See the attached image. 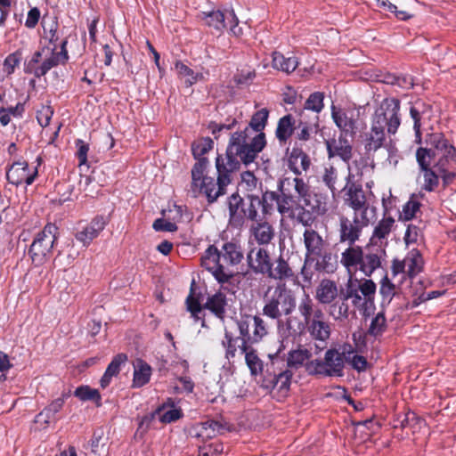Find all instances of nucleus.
Segmentation results:
<instances>
[{"mask_svg": "<svg viewBox=\"0 0 456 456\" xmlns=\"http://www.w3.org/2000/svg\"><path fill=\"white\" fill-rule=\"evenodd\" d=\"M244 324L247 326L248 324V333L250 338L253 336H257L258 338L256 340L246 341L248 346H251L254 344L259 343L262 339L267 335V327L265 322L258 315H251V314H244L241 315L240 319L236 321V325L238 330H240V324Z\"/></svg>", "mask_w": 456, "mask_h": 456, "instance_id": "obj_24", "label": "nucleus"}, {"mask_svg": "<svg viewBox=\"0 0 456 456\" xmlns=\"http://www.w3.org/2000/svg\"><path fill=\"white\" fill-rule=\"evenodd\" d=\"M74 395L81 401H92L95 403L96 406L102 405V396L100 392L95 388H91L89 386H80L76 388Z\"/></svg>", "mask_w": 456, "mask_h": 456, "instance_id": "obj_50", "label": "nucleus"}, {"mask_svg": "<svg viewBox=\"0 0 456 456\" xmlns=\"http://www.w3.org/2000/svg\"><path fill=\"white\" fill-rule=\"evenodd\" d=\"M387 133L370 123V129L363 135L364 150L366 153L376 152L381 149L387 140Z\"/></svg>", "mask_w": 456, "mask_h": 456, "instance_id": "obj_33", "label": "nucleus"}, {"mask_svg": "<svg viewBox=\"0 0 456 456\" xmlns=\"http://www.w3.org/2000/svg\"><path fill=\"white\" fill-rule=\"evenodd\" d=\"M340 134L338 140L327 141V152L329 158L339 157L344 162L349 163L353 156V146L346 138Z\"/></svg>", "mask_w": 456, "mask_h": 456, "instance_id": "obj_29", "label": "nucleus"}, {"mask_svg": "<svg viewBox=\"0 0 456 456\" xmlns=\"http://www.w3.org/2000/svg\"><path fill=\"white\" fill-rule=\"evenodd\" d=\"M331 118L345 136L354 137L357 131L359 113L354 109L331 106Z\"/></svg>", "mask_w": 456, "mask_h": 456, "instance_id": "obj_21", "label": "nucleus"}, {"mask_svg": "<svg viewBox=\"0 0 456 456\" xmlns=\"http://www.w3.org/2000/svg\"><path fill=\"white\" fill-rule=\"evenodd\" d=\"M132 387L140 388L148 384L152 374L151 366L141 358H137L134 363Z\"/></svg>", "mask_w": 456, "mask_h": 456, "instance_id": "obj_36", "label": "nucleus"}, {"mask_svg": "<svg viewBox=\"0 0 456 456\" xmlns=\"http://www.w3.org/2000/svg\"><path fill=\"white\" fill-rule=\"evenodd\" d=\"M387 327L385 313L383 311L379 312L371 319L367 334L375 338L381 336L386 331Z\"/></svg>", "mask_w": 456, "mask_h": 456, "instance_id": "obj_52", "label": "nucleus"}, {"mask_svg": "<svg viewBox=\"0 0 456 456\" xmlns=\"http://www.w3.org/2000/svg\"><path fill=\"white\" fill-rule=\"evenodd\" d=\"M175 69L179 75L189 77L188 82L190 85L197 82V75H194V71L182 61L175 62Z\"/></svg>", "mask_w": 456, "mask_h": 456, "instance_id": "obj_61", "label": "nucleus"}, {"mask_svg": "<svg viewBox=\"0 0 456 456\" xmlns=\"http://www.w3.org/2000/svg\"><path fill=\"white\" fill-rule=\"evenodd\" d=\"M415 157L419 169L423 175L422 190L425 191H435L439 186L440 179L443 188L448 187L456 179V171L452 166H447V171L450 174V177L447 179L446 174L436 167V161L432 165L435 152L428 147H419L416 150Z\"/></svg>", "mask_w": 456, "mask_h": 456, "instance_id": "obj_8", "label": "nucleus"}, {"mask_svg": "<svg viewBox=\"0 0 456 456\" xmlns=\"http://www.w3.org/2000/svg\"><path fill=\"white\" fill-rule=\"evenodd\" d=\"M296 126V139L300 142H307L314 137L319 131V116L315 115L312 120H304V111Z\"/></svg>", "mask_w": 456, "mask_h": 456, "instance_id": "obj_32", "label": "nucleus"}, {"mask_svg": "<svg viewBox=\"0 0 456 456\" xmlns=\"http://www.w3.org/2000/svg\"><path fill=\"white\" fill-rule=\"evenodd\" d=\"M346 362L358 372H363L368 368L367 359L362 355L355 354L351 345L345 346V363Z\"/></svg>", "mask_w": 456, "mask_h": 456, "instance_id": "obj_46", "label": "nucleus"}, {"mask_svg": "<svg viewBox=\"0 0 456 456\" xmlns=\"http://www.w3.org/2000/svg\"><path fill=\"white\" fill-rule=\"evenodd\" d=\"M289 168L298 177L306 172L311 166L309 156L299 148H293L289 156Z\"/></svg>", "mask_w": 456, "mask_h": 456, "instance_id": "obj_34", "label": "nucleus"}, {"mask_svg": "<svg viewBox=\"0 0 456 456\" xmlns=\"http://www.w3.org/2000/svg\"><path fill=\"white\" fill-rule=\"evenodd\" d=\"M22 61L21 50H16L15 52L8 54L4 60L3 70L7 76H11L14 73L15 69L20 66Z\"/></svg>", "mask_w": 456, "mask_h": 456, "instance_id": "obj_55", "label": "nucleus"}, {"mask_svg": "<svg viewBox=\"0 0 456 456\" xmlns=\"http://www.w3.org/2000/svg\"><path fill=\"white\" fill-rule=\"evenodd\" d=\"M214 146V142L210 137H202L191 143V152L196 159V162H200L201 159H208L205 154L209 152Z\"/></svg>", "mask_w": 456, "mask_h": 456, "instance_id": "obj_48", "label": "nucleus"}, {"mask_svg": "<svg viewBox=\"0 0 456 456\" xmlns=\"http://www.w3.org/2000/svg\"><path fill=\"white\" fill-rule=\"evenodd\" d=\"M126 360L127 356L126 354H118L113 357L111 362L109 363L105 371L113 377L117 376L120 371L121 365L125 363Z\"/></svg>", "mask_w": 456, "mask_h": 456, "instance_id": "obj_58", "label": "nucleus"}, {"mask_svg": "<svg viewBox=\"0 0 456 456\" xmlns=\"http://www.w3.org/2000/svg\"><path fill=\"white\" fill-rule=\"evenodd\" d=\"M401 101L395 97L383 99L371 116V124L394 135L401 125Z\"/></svg>", "mask_w": 456, "mask_h": 456, "instance_id": "obj_14", "label": "nucleus"}, {"mask_svg": "<svg viewBox=\"0 0 456 456\" xmlns=\"http://www.w3.org/2000/svg\"><path fill=\"white\" fill-rule=\"evenodd\" d=\"M240 186L242 188L244 191V196L248 194H256L255 191L258 188H262V182H260L253 172L245 171L240 175Z\"/></svg>", "mask_w": 456, "mask_h": 456, "instance_id": "obj_49", "label": "nucleus"}, {"mask_svg": "<svg viewBox=\"0 0 456 456\" xmlns=\"http://www.w3.org/2000/svg\"><path fill=\"white\" fill-rule=\"evenodd\" d=\"M420 202L414 199L412 195L410 200L403 205V210L400 214V219L403 221H410L415 217L416 213L420 208Z\"/></svg>", "mask_w": 456, "mask_h": 456, "instance_id": "obj_56", "label": "nucleus"}, {"mask_svg": "<svg viewBox=\"0 0 456 456\" xmlns=\"http://www.w3.org/2000/svg\"><path fill=\"white\" fill-rule=\"evenodd\" d=\"M186 306L187 310L191 313V317H193L195 321L202 320L201 325L204 327L205 320L200 316L204 307L203 305L200 304V298L193 295L192 289L186 298Z\"/></svg>", "mask_w": 456, "mask_h": 456, "instance_id": "obj_54", "label": "nucleus"}, {"mask_svg": "<svg viewBox=\"0 0 456 456\" xmlns=\"http://www.w3.org/2000/svg\"><path fill=\"white\" fill-rule=\"evenodd\" d=\"M239 333L240 336H234L232 332L227 330H224V336L221 344L225 350L224 356L229 361L235 358L238 349L240 350L241 354L246 352L248 347L246 341H254L258 338L257 336L250 338L248 333V325L245 326L243 323L240 324Z\"/></svg>", "mask_w": 456, "mask_h": 456, "instance_id": "obj_18", "label": "nucleus"}, {"mask_svg": "<svg viewBox=\"0 0 456 456\" xmlns=\"http://www.w3.org/2000/svg\"><path fill=\"white\" fill-rule=\"evenodd\" d=\"M249 240H253L256 247H265L272 242L275 236L273 226L267 221H257L252 223L249 227ZM249 243H252L249 240Z\"/></svg>", "mask_w": 456, "mask_h": 456, "instance_id": "obj_25", "label": "nucleus"}, {"mask_svg": "<svg viewBox=\"0 0 456 456\" xmlns=\"http://www.w3.org/2000/svg\"><path fill=\"white\" fill-rule=\"evenodd\" d=\"M386 257L387 252L380 246L347 247L341 253L340 263L350 273L360 271L365 276L370 277L376 270L382 267Z\"/></svg>", "mask_w": 456, "mask_h": 456, "instance_id": "obj_6", "label": "nucleus"}, {"mask_svg": "<svg viewBox=\"0 0 456 456\" xmlns=\"http://www.w3.org/2000/svg\"><path fill=\"white\" fill-rule=\"evenodd\" d=\"M370 224L365 213H354L350 216L341 215L338 217V233L340 243L347 244L348 247H356L355 243L360 240L362 231Z\"/></svg>", "mask_w": 456, "mask_h": 456, "instance_id": "obj_15", "label": "nucleus"}, {"mask_svg": "<svg viewBox=\"0 0 456 456\" xmlns=\"http://www.w3.org/2000/svg\"><path fill=\"white\" fill-rule=\"evenodd\" d=\"M303 233V241L305 248V258H312L315 255H320L322 250L328 247V243L322 235L311 226H305Z\"/></svg>", "mask_w": 456, "mask_h": 456, "instance_id": "obj_27", "label": "nucleus"}, {"mask_svg": "<svg viewBox=\"0 0 456 456\" xmlns=\"http://www.w3.org/2000/svg\"><path fill=\"white\" fill-rule=\"evenodd\" d=\"M426 142L430 146L428 149L435 152V155L436 153L441 154L436 160V167L445 173L447 178L450 177L447 166H452L451 161L456 163V147L444 133L440 132L428 134Z\"/></svg>", "mask_w": 456, "mask_h": 456, "instance_id": "obj_16", "label": "nucleus"}, {"mask_svg": "<svg viewBox=\"0 0 456 456\" xmlns=\"http://www.w3.org/2000/svg\"><path fill=\"white\" fill-rule=\"evenodd\" d=\"M280 363L282 362L278 357L271 358L270 363L265 365L261 383L264 389L270 392L275 390L279 400L288 396L293 377L291 370L278 368Z\"/></svg>", "mask_w": 456, "mask_h": 456, "instance_id": "obj_11", "label": "nucleus"}, {"mask_svg": "<svg viewBox=\"0 0 456 456\" xmlns=\"http://www.w3.org/2000/svg\"><path fill=\"white\" fill-rule=\"evenodd\" d=\"M107 221L102 216H96L90 223L77 229L74 236L84 247H88L104 230Z\"/></svg>", "mask_w": 456, "mask_h": 456, "instance_id": "obj_23", "label": "nucleus"}, {"mask_svg": "<svg viewBox=\"0 0 456 456\" xmlns=\"http://www.w3.org/2000/svg\"><path fill=\"white\" fill-rule=\"evenodd\" d=\"M5 175L8 183L17 187L23 183L31 185L38 175V170L37 167L31 170L26 160L17 159L7 166Z\"/></svg>", "mask_w": 456, "mask_h": 456, "instance_id": "obj_19", "label": "nucleus"}, {"mask_svg": "<svg viewBox=\"0 0 456 456\" xmlns=\"http://www.w3.org/2000/svg\"><path fill=\"white\" fill-rule=\"evenodd\" d=\"M406 274L410 278H414L423 270L424 260L422 255L418 249H411L404 257Z\"/></svg>", "mask_w": 456, "mask_h": 456, "instance_id": "obj_42", "label": "nucleus"}, {"mask_svg": "<svg viewBox=\"0 0 456 456\" xmlns=\"http://www.w3.org/2000/svg\"><path fill=\"white\" fill-rule=\"evenodd\" d=\"M76 147L77 148L76 156L78 159L79 166L86 165L87 163V153L89 151V145L81 139H77Z\"/></svg>", "mask_w": 456, "mask_h": 456, "instance_id": "obj_59", "label": "nucleus"}, {"mask_svg": "<svg viewBox=\"0 0 456 456\" xmlns=\"http://www.w3.org/2000/svg\"><path fill=\"white\" fill-rule=\"evenodd\" d=\"M322 182L330 190L333 197L341 192L344 186L339 179L338 170L333 166L324 168Z\"/></svg>", "mask_w": 456, "mask_h": 456, "instance_id": "obj_39", "label": "nucleus"}, {"mask_svg": "<svg viewBox=\"0 0 456 456\" xmlns=\"http://www.w3.org/2000/svg\"><path fill=\"white\" fill-rule=\"evenodd\" d=\"M299 65V60L295 55L287 56L280 52L274 51L272 54V67L287 75L291 74Z\"/></svg>", "mask_w": 456, "mask_h": 456, "instance_id": "obj_37", "label": "nucleus"}, {"mask_svg": "<svg viewBox=\"0 0 456 456\" xmlns=\"http://www.w3.org/2000/svg\"><path fill=\"white\" fill-rule=\"evenodd\" d=\"M57 238L58 227L52 223L46 224L43 230L36 234L28 252L35 266L43 265L51 258Z\"/></svg>", "mask_w": 456, "mask_h": 456, "instance_id": "obj_13", "label": "nucleus"}, {"mask_svg": "<svg viewBox=\"0 0 456 456\" xmlns=\"http://www.w3.org/2000/svg\"><path fill=\"white\" fill-rule=\"evenodd\" d=\"M311 357L312 353L307 348L292 349L287 355V368L294 370H298L303 366L305 368V364L311 361Z\"/></svg>", "mask_w": 456, "mask_h": 456, "instance_id": "obj_40", "label": "nucleus"}, {"mask_svg": "<svg viewBox=\"0 0 456 456\" xmlns=\"http://www.w3.org/2000/svg\"><path fill=\"white\" fill-rule=\"evenodd\" d=\"M242 153L240 146L235 143L227 145L225 154H218L216 158V181L207 175L209 166L208 159L195 162L191 168V191L195 197L204 195L209 204L226 193L227 186L232 181V174L243 164L239 156Z\"/></svg>", "mask_w": 456, "mask_h": 456, "instance_id": "obj_2", "label": "nucleus"}, {"mask_svg": "<svg viewBox=\"0 0 456 456\" xmlns=\"http://www.w3.org/2000/svg\"><path fill=\"white\" fill-rule=\"evenodd\" d=\"M379 294L382 297V304L389 305L396 295L398 288L388 278L387 273L380 281Z\"/></svg>", "mask_w": 456, "mask_h": 456, "instance_id": "obj_51", "label": "nucleus"}, {"mask_svg": "<svg viewBox=\"0 0 456 456\" xmlns=\"http://www.w3.org/2000/svg\"><path fill=\"white\" fill-rule=\"evenodd\" d=\"M324 109V93H312L304 103V110H312L315 115H319Z\"/></svg>", "mask_w": 456, "mask_h": 456, "instance_id": "obj_53", "label": "nucleus"}, {"mask_svg": "<svg viewBox=\"0 0 456 456\" xmlns=\"http://www.w3.org/2000/svg\"><path fill=\"white\" fill-rule=\"evenodd\" d=\"M228 209L231 221L238 224H242L244 220L255 223L265 218L261 214L258 194L241 197L238 192L232 193L228 198Z\"/></svg>", "mask_w": 456, "mask_h": 456, "instance_id": "obj_9", "label": "nucleus"}, {"mask_svg": "<svg viewBox=\"0 0 456 456\" xmlns=\"http://www.w3.org/2000/svg\"><path fill=\"white\" fill-rule=\"evenodd\" d=\"M244 257L240 245L229 241L223 244L221 249L209 245L202 255L201 265L208 271L218 283L229 282L234 276L232 270Z\"/></svg>", "mask_w": 456, "mask_h": 456, "instance_id": "obj_5", "label": "nucleus"}, {"mask_svg": "<svg viewBox=\"0 0 456 456\" xmlns=\"http://www.w3.org/2000/svg\"><path fill=\"white\" fill-rule=\"evenodd\" d=\"M53 110H52L51 107L43 106L42 109L39 110L37 113V119L39 125L42 127H46L47 126H49L50 121L53 117Z\"/></svg>", "mask_w": 456, "mask_h": 456, "instance_id": "obj_60", "label": "nucleus"}, {"mask_svg": "<svg viewBox=\"0 0 456 456\" xmlns=\"http://www.w3.org/2000/svg\"><path fill=\"white\" fill-rule=\"evenodd\" d=\"M268 118L269 110L263 108L252 115L248 125L243 130L231 134L228 145L235 143L236 146H240L242 153L239 158L246 166L253 163L266 146L264 129L267 125Z\"/></svg>", "mask_w": 456, "mask_h": 456, "instance_id": "obj_4", "label": "nucleus"}, {"mask_svg": "<svg viewBox=\"0 0 456 456\" xmlns=\"http://www.w3.org/2000/svg\"><path fill=\"white\" fill-rule=\"evenodd\" d=\"M202 19L206 25L217 31H221L228 27L229 20H235V13L233 10H216L209 12H202Z\"/></svg>", "mask_w": 456, "mask_h": 456, "instance_id": "obj_30", "label": "nucleus"}, {"mask_svg": "<svg viewBox=\"0 0 456 456\" xmlns=\"http://www.w3.org/2000/svg\"><path fill=\"white\" fill-rule=\"evenodd\" d=\"M276 266H271V272H267L266 276L273 280H288L294 276V273L290 268L289 263L280 256L276 261Z\"/></svg>", "mask_w": 456, "mask_h": 456, "instance_id": "obj_45", "label": "nucleus"}, {"mask_svg": "<svg viewBox=\"0 0 456 456\" xmlns=\"http://www.w3.org/2000/svg\"><path fill=\"white\" fill-rule=\"evenodd\" d=\"M433 112L431 104L419 99L411 104L409 113L413 120V130L415 134V142L421 144L422 142V121L430 119Z\"/></svg>", "mask_w": 456, "mask_h": 456, "instance_id": "obj_22", "label": "nucleus"}, {"mask_svg": "<svg viewBox=\"0 0 456 456\" xmlns=\"http://www.w3.org/2000/svg\"><path fill=\"white\" fill-rule=\"evenodd\" d=\"M246 259L248 267L255 274L266 276L267 272H271V266H273L270 253L266 248L256 247L254 243H250Z\"/></svg>", "mask_w": 456, "mask_h": 456, "instance_id": "obj_20", "label": "nucleus"}, {"mask_svg": "<svg viewBox=\"0 0 456 456\" xmlns=\"http://www.w3.org/2000/svg\"><path fill=\"white\" fill-rule=\"evenodd\" d=\"M69 396V392L63 393L61 397L52 401L42 411H40L37 418L43 419L45 423L48 424L54 419L56 413H58L63 407L66 398Z\"/></svg>", "mask_w": 456, "mask_h": 456, "instance_id": "obj_44", "label": "nucleus"}, {"mask_svg": "<svg viewBox=\"0 0 456 456\" xmlns=\"http://www.w3.org/2000/svg\"><path fill=\"white\" fill-rule=\"evenodd\" d=\"M297 122L291 114L280 118L275 129V137L281 145L287 143L296 131Z\"/></svg>", "mask_w": 456, "mask_h": 456, "instance_id": "obj_35", "label": "nucleus"}, {"mask_svg": "<svg viewBox=\"0 0 456 456\" xmlns=\"http://www.w3.org/2000/svg\"><path fill=\"white\" fill-rule=\"evenodd\" d=\"M349 173L346 177V184L341 189L345 204L354 210V213H365L369 209V203L362 183L354 181V175L350 172L351 166L348 164Z\"/></svg>", "mask_w": 456, "mask_h": 456, "instance_id": "obj_17", "label": "nucleus"}, {"mask_svg": "<svg viewBox=\"0 0 456 456\" xmlns=\"http://www.w3.org/2000/svg\"><path fill=\"white\" fill-rule=\"evenodd\" d=\"M245 354V361L248 367L252 376H257L261 374L264 377L265 370L262 360L258 357L256 351L251 346H248Z\"/></svg>", "mask_w": 456, "mask_h": 456, "instance_id": "obj_47", "label": "nucleus"}, {"mask_svg": "<svg viewBox=\"0 0 456 456\" xmlns=\"http://www.w3.org/2000/svg\"><path fill=\"white\" fill-rule=\"evenodd\" d=\"M203 307L220 321H224L229 308L228 298L224 293L216 292L208 297Z\"/></svg>", "mask_w": 456, "mask_h": 456, "instance_id": "obj_28", "label": "nucleus"}, {"mask_svg": "<svg viewBox=\"0 0 456 456\" xmlns=\"http://www.w3.org/2000/svg\"><path fill=\"white\" fill-rule=\"evenodd\" d=\"M183 411L178 408H172L165 411L161 417L160 421L163 423H171L178 420L183 417Z\"/></svg>", "mask_w": 456, "mask_h": 456, "instance_id": "obj_63", "label": "nucleus"}, {"mask_svg": "<svg viewBox=\"0 0 456 456\" xmlns=\"http://www.w3.org/2000/svg\"><path fill=\"white\" fill-rule=\"evenodd\" d=\"M195 436L201 437L203 440L211 439L219 434H222L224 430L223 424L216 420H207L199 424L196 427Z\"/></svg>", "mask_w": 456, "mask_h": 456, "instance_id": "obj_43", "label": "nucleus"}, {"mask_svg": "<svg viewBox=\"0 0 456 456\" xmlns=\"http://www.w3.org/2000/svg\"><path fill=\"white\" fill-rule=\"evenodd\" d=\"M377 286L370 279L353 280L350 278L345 288L340 289L341 300H352V305L358 309L366 308L374 302Z\"/></svg>", "mask_w": 456, "mask_h": 456, "instance_id": "obj_12", "label": "nucleus"}, {"mask_svg": "<svg viewBox=\"0 0 456 456\" xmlns=\"http://www.w3.org/2000/svg\"><path fill=\"white\" fill-rule=\"evenodd\" d=\"M152 227L155 231H164V232H176L178 227L177 225L170 221L158 218L154 221Z\"/></svg>", "mask_w": 456, "mask_h": 456, "instance_id": "obj_62", "label": "nucleus"}, {"mask_svg": "<svg viewBox=\"0 0 456 456\" xmlns=\"http://www.w3.org/2000/svg\"><path fill=\"white\" fill-rule=\"evenodd\" d=\"M67 44L68 41L65 39L61 44V51L57 52L55 47L50 49L51 55L46 58L41 65L37 67V71H36V77H41L48 73V71L60 65L65 64L69 60V54L67 51Z\"/></svg>", "mask_w": 456, "mask_h": 456, "instance_id": "obj_26", "label": "nucleus"}, {"mask_svg": "<svg viewBox=\"0 0 456 456\" xmlns=\"http://www.w3.org/2000/svg\"><path fill=\"white\" fill-rule=\"evenodd\" d=\"M316 258L315 269L319 272L331 273L337 269L336 256L330 252L328 247L322 250L320 255L314 256L311 260Z\"/></svg>", "mask_w": 456, "mask_h": 456, "instance_id": "obj_41", "label": "nucleus"}, {"mask_svg": "<svg viewBox=\"0 0 456 456\" xmlns=\"http://www.w3.org/2000/svg\"><path fill=\"white\" fill-rule=\"evenodd\" d=\"M258 200L263 217L275 210L281 216L295 219L303 226H312L318 216L328 211L321 193L313 191L311 185L301 177H282L277 182V191L261 188Z\"/></svg>", "mask_w": 456, "mask_h": 456, "instance_id": "obj_1", "label": "nucleus"}, {"mask_svg": "<svg viewBox=\"0 0 456 456\" xmlns=\"http://www.w3.org/2000/svg\"><path fill=\"white\" fill-rule=\"evenodd\" d=\"M298 316L286 318L285 325L293 337L307 333L319 349H323L331 335V323L325 313L314 302L309 295L300 298L297 305Z\"/></svg>", "mask_w": 456, "mask_h": 456, "instance_id": "obj_3", "label": "nucleus"}, {"mask_svg": "<svg viewBox=\"0 0 456 456\" xmlns=\"http://www.w3.org/2000/svg\"><path fill=\"white\" fill-rule=\"evenodd\" d=\"M49 52V48L43 47L40 50L36 51L31 59L26 63L24 71L27 74H33L36 77V71H37V64L40 62L45 52Z\"/></svg>", "mask_w": 456, "mask_h": 456, "instance_id": "obj_57", "label": "nucleus"}, {"mask_svg": "<svg viewBox=\"0 0 456 456\" xmlns=\"http://www.w3.org/2000/svg\"><path fill=\"white\" fill-rule=\"evenodd\" d=\"M224 452V444L222 443H213L205 446L201 456H219Z\"/></svg>", "mask_w": 456, "mask_h": 456, "instance_id": "obj_64", "label": "nucleus"}, {"mask_svg": "<svg viewBox=\"0 0 456 456\" xmlns=\"http://www.w3.org/2000/svg\"><path fill=\"white\" fill-rule=\"evenodd\" d=\"M340 293L337 283L330 279H322L315 290V299L322 305L331 304Z\"/></svg>", "mask_w": 456, "mask_h": 456, "instance_id": "obj_31", "label": "nucleus"}, {"mask_svg": "<svg viewBox=\"0 0 456 456\" xmlns=\"http://www.w3.org/2000/svg\"><path fill=\"white\" fill-rule=\"evenodd\" d=\"M345 346L340 353L336 348H330L324 354V358L312 360L305 364V371L310 376L322 378L338 377L345 375Z\"/></svg>", "mask_w": 456, "mask_h": 456, "instance_id": "obj_10", "label": "nucleus"}, {"mask_svg": "<svg viewBox=\"0 0 456 456\" xmlns=\"http://www.w3.org/2000/svg\"><path fill=\"white\" fill-rule=\"evenodd\" d=\"M383 206H384V214L382 219H380L377 225L374 227L371 240H382L387 239L388 235L391 233L395 220V218L388 215V211L387 207L385 206V200H383Z\"/></svg>", "mask_w": 456, "mask_h": 456, "instance_id": "obj_38", "label": "nucleus"}, {"mask_svg": "<svg viewBox=\"0 0 456 456\" xmlns=\"http://www.w3.org/2000/svg\"><path fill=\"white\" fill-rule=\"evenodd\" d=\"M263 302V314L273 320H279L282 316H293L292 313L298 305L294 291L285 283L268 287L264 294Z\"/></svg>", "mask_w": 456, "mask_h": 456, "instance_id": "obj_7", "label": "nucleus"}]
</instances>
